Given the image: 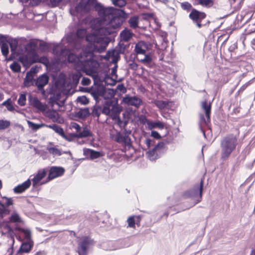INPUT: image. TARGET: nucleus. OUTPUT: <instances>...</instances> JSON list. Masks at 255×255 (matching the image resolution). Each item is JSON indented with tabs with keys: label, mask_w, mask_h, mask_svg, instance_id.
<instances>
[{
	"label": "nucleus",
	"mask_w": 255,
	"mask_h": 255,
	"mask_svg": "<svg viewBox=\"0 0 255 255\" xmlns=\"http://www.w3.org/2000/svg\"><path fill=\"white\" fill-rule=\"evenodd\" d=\"M117 66H115L112 69L111 74L112 76H114V75H116V73L117 72Z\"/></svg>",
	"instance_id": "nucleus-61"
},
{
	"label": "nucleus",
	"mask_w": 255,
	"mask_h": 255,
	"mask_svg": "<svg viewBox=\"0 0 255 255\" xmlns=\"http://www.w3.org/2000/svg\"><path fill=\"white\" fill-rule=\"evenodd\" d=\"M94 7L99 15L104 20H108L109 24L105 26H101L97 28L96 32L102 34L104 35H109L114 31V29L119 27L122 24L121 20L117 17V14H121V13L125 14L122 10H119L113 7H105L101 3L97 2V0L92 4V8Z\"/></svg>",
	"instance_id": "nucleus-2"
},
{
	"label": "nucleus",
	"mask_w": 255,
	"mask_h": 255,
	"mask_svg": "<svg viewBox=\"0 0 255 255\" xmlns=\"http://www.w3.org/2000/svg\"><path fill=\"white\" fill-rule=\"evenodd\" d=\"M92 149L84 148L83 149V154L86 155H90Z\"/></svg>",
	"instance_id": "nucleus-59"
},
{
	"label": "nucleus",
	"mask_w": 255,
	"mask_h": 255,
	"mask_svg": "<svg viewBox=\"0 0 255 255\" xmlns=\"http://www.w3.org/2000/svg\"><path fill=\"white\" fill-rule=\"evenodd\" d=\"M45 253L44 251H38L36 252L34 255H45Z\"/></svg>",
	"instance_id": "nucleus-64"
},
{
	"label": "nucleus",
	"mask_w": 255,
	"mask_h": 255,
	"mask_svg": "<svg viewBox=\"0 0 255 255\" xmlns=\"http://www.w3.org/2000/svg\"><path fill=\"white\" fill-rule=\"evenodd\" d=\"M73 136L75 137L83 138L92 136L93 134L88 128L84 127L82 128L80 132L74 133Z\"/></svg>",
	"instance_id": "nucleus-24"
},
{
	"label": "nucleus",
	"mask_w": 255,
	"mask_h": 255,
	"mask_svg": "<svg viewBox=\"0 0 255 255\" xmlns=\"http://www.w3.org/2000/svg\"><path fill=\"white\" fill-rule=\"evenodd\" d=\"M135 216H130L127 219V222L128 224V227L134 228H135Z\"/></svg>",
	"instance_id": "nucleus-44"
},
{
	"label": "nucleus",
	"mask_w": 255,
	"mask_h": 255,
	"mask_svg": "<svg viewBox=\"0 0 255 255\" xmlns=\"http://www.w3.org/2000/svg\"><path fill=\"white\" fill-rule=\"evenodd\" d=\"M50 3L53 7L57 6L61 1V0H50Z\"/></svg>",
	"instance_id": "nucleus-58"
},
{
	"label": "nucleus",
	"mask_w": 255,
	"mask_h": 255,
	"mask_svg": "<svg viewBox=\"0 0 255 255\" xmlns=\"http://www.w3.org/2000/svg\"><path fill=\"white\" fill-rule=\"evenodd\" d=\"M131 133V131L125 129L122 134L125 140V144L129 145L130 144V138L129 135Z\"/></svg>",
	"instance_id": "nucleus-34"
},
{
	"label": "nucleus",
	"mask_w": 255,
	"mask_h": 255,
	"mask_svg": "<svg viewBox=\"0 0 255 255\" xmlns=\"http://www.w3.org/2000/svg\"><path fill=\"white\" fill-rule=\"evenodd\" d=\"M202 108L205 112V115L200 114V123L201 124L207 125L210 121L211 106L208 105L206 101L202 103Z\"/></svg>",
	"instance_id": "nucleus-13"
},
{
	"label": "nucleus",
	"mask_w": 255,
	"mask_h": 255,
	"mask_svg": "<svg viewBox=\"0 0 255 255\" xmlns=\"http://www.w3.org/2000/svg\"><path fill=\"white\" fill-rule=\"evenodd\" d=\"M29 105L38 111H44L45 110V106L37 98L29 94L28 98Z\"/></svg>",
	"instance_id": "nucleus-17"
},
{
	"label": "nucleus",
	"mask_w": 255,
	"mask_h": 255,
	"mask_svg": "<svg viewBox=\"0 0 255 255\" xmlns=\"http://www.w3.org/2000/svg\"><path fill=\"white\" fill-rule=\"evenodd\" d=\"M14 230L17 231V233L15 234V236L19 241H33L31 232L30 229L20 228L16 226Z\"/></svg>",
	"instance_id": "nucleus-11"
},
{
	"label": "nucleus",
	"mask_w": 255,
	"mask_h": 255,
	"mask_svg": "<svg viewBox=\"0 0 255 255\" xmlns=\"http://www.w3.org/2000/svg\"><path fill=\"white\" fill-rule=\"evenodd\" d=\"M10 68L14 72H19L20 71V66L15 62H13L10 65Z\"/></svg>",
	"instance_id": "nucleus-43"
},
{
	"label": "nucleus",
	"mask_w": 255,
	"mask_h": 255,
	"mask_svg": "<svg viewBox=\"0 0 255 255\" xmlns=\"http://www.w3.org/2000/svg\"><path fill=\"white\" fill-rule=\"evenodd\" d=\"M72 128H74L76 129V133H78V132H80V131L82 129L81 127L78 124H77L76 123H73L72 124Z\"/></svg>",
	"instance_id": "nucleus-55"
},
{
	"label": "nucleus",
	"mask_w": 255,
	"mask_h": 255,
	"mask_svg": "<svg viewBox=\"0 0 255 255\" xmlns=\"http://www.w3.org/2000/svg\"><path fill=\"white\" fill-rule=\"evenodd\" d=\"M77 101L84 105L88 104L89 102L88 99L85 96L78 97Z\"/></svg>",
	"instance_id": "nucleus-45"
},
{
	"label": "nucleus",
	"mask_w": 255,
	"mask_h": 255,
	"mask_svg": "<svg viewBox=\"0 0 255 255\" xmlns=\"http://www.w3.org/2000/svg\"><path fill=\"white\" fill-rule=\"evenodd\" d=\"M33 78L28 77V73L27 74L26 77L24 80V85L26 87H29L31 84H33L32 82Z\"/></svg>",
	"instance_id": "nucleus-48"
},
{
	"label": "nucleus",
	"mask_w": 255,
	"mask_h": 255,
	"mask_svg": "<svg viewBox=\"0 0 255 255\" xmlns=\"http://www.w3.org/2000/svg\"><path fill=\"white\" fill-rule=\"evenodd\" d=\"M96 0H81L76 6L77 12L83 14L89 12L92 8V4Z\"/></svg>",
	"instance_id": "nucleus-12"
},
{
	"label": "nucleus",
	"mask_w": 255,
	"mask_h": 255,
	"mask_svg": "<svg viewBox=\"0 0 255 255\" xmlns=\"http://www.w3.org/2000/svg\"><path fill=\"white\" fill-rule=\"evenodd\" d=\"M2 201L4 204L5 206L8 207L13 204V200L11 198H7L6 197H2Z\"/></svg>",
	"instance_id": "nucleus-47"
},
{
	"label": "nucleus",
	"mask_w": 255,
	"mask_h": 255,
	"mask_svg": "<svg viewBox=\"0 0 255 255\" xmlns=\"http://www.w3.org/2000/svg\"><path fill=\"white\" fill-rule=\"evenodd\" d=\"M9 45L7 43H3L1 46V51L4 57H7L8 53Z\"/></svg>",
	"instance_id": "nucleus-40"
},
{
	"label": "nucleus",
	"mask_w": 255,
	"mask_h": 255,
	"mask_svg": "<svg viewBox=\"0 0 255 255\" xmlns=\"http://www.w3.org/2000/svg\"><path fill=\"white\" fill-rule=\"evenodd\" d=\"M28 43L25 38H21L18 41L13 40L9 43L11 51L12 54H23L24 52L26 53L25 46Z\"/></svg>",
	"instance_id": "nucleus-10"
},
{
	"label": "nucleus",
	"mask_w": 255,
	"mask_h": 255,
	"mask_svg": "<svg viewBox=\"0 0 255 255\" xmlns=\"http://www.w3.org/2000/svg\"><path fill=\"white\" fill-rule=\"evenodd\" d=\"M104 94V90L102 87L93 89L92 92V94L95 98H97L99 96H103Z\"/></svg>",
	"instance_id": "nucleus-37"
},
{
	"label": "nucleus",
	"mask_w": 255,
	"mask_h": 255,
	"mask_svg": "<svg viewBox=\"0 0 255 255\" xmlns=\"http://www.w3.org/2000/svg\"><path fill=\"white\" fill-rule=\"evenodd\" d=\"M203 187V182L201 181L200 185L195 186L193 189L186 192L184 196L186 198H190L192 200L193 204L192 206L195 205L201 201L202 197V192Z\"/></svg>",
	"instance_id": "nucleus-7"
},
{
	"label": "nucleus",
	"mask_w": 255,
	"mask_h": 255,
	"mask_svg": "<svg viewBox=\"0 0 255 255\" xmlns=\"http://www.w3.org/2000/svg\"><path fill=\"white\" fill-rule=\"evenodd\" d=\"M46 174L47 172L46 170L42 169L39 170L36 174L31 175L30 176V180L31 183L32 182V186L34 188H37L49 182L48 177L44 179Z\"/></svg>",
	"instance_id": "nucleus-8"
},
{
	"label": "nucleus",
	"mask_w": 255,
	"mask_h": 255,
	"mask_svg": "<svg viewBox=\"0 0 255 255\" xmlns=\"http://www.w3.org/2000/svg\"><path fill=\"white\" fill-rule=\"evenodd\" d=\"M38 46L42 50H45L47 48L46 44L38 39H31L25 45V49L26 51V54L19 57V61L24 66H29L38 62L45 65L48 62V59L45 57L39 58L36 51Z\"/></svg>",
	"instance_id": "nucleus-3"
},
{
	"label": "nucleus",
	"mask_w": 255,
	"mask_h": 255,
	"mask_svg": "<svg viewBox=\"0 0 255 255\" xmlns=\"http://www.w3.org/2000/svg\"><path fill=\"white\" fill-rule=\"evenodd\" d=\"M27 124L29 128H30L33 131H36L40 128L44 127V124H35L30 121H27Z\"/></svg>",
	"instance_id": "nucleus-36"
},
{
	"label": "nucleus",
	"mask_w": 255,
	"mask_h": 255,
	"mask_svg": "<svg viewBox=\"0 0 255 255\" xmlns=\"http://www.w3.org/2000/svg\"><path fill=\"white\" fill-rule=\"evenodd\" d=\"M48 76L46 74H43L38 77L34 82L38 90L41 91L42 94H44L45 91L43 89V87L48 84Z\"/></svg>",
	"instance_id": "nucleus-16"
},
{
	"label": "nucleus",
	"mask_w": 255,
	"mask_h": 255,
	"mask_svg": "<svg viewBox=\"0 0 255 255\" xmlns=\"http://www.w3.org/2000/svg\"><path fill=\"white\" fill-rule=\"evenodd\" d=\"M115 140L119 143H125V140L122 133H118L115 137Z\"/></svg>",
	"instance_id": "nucleus-49"
},
{
	"label": "nucleus",
	"mask_w": 255,
	"mask_h": 255,
	"mask_svg": "<svg viewBox=\"0 0 255 255\" xmlns=\"http://www.w3.org/2000/svg\"><path fill=\"white\" fill-rule=\"evenodd\" d=\"M30 185L31 181L30 179H28L22 184H19L17 186L13 188V191L16 194L21 193L28 189L30 187Z\"/></svg>",
	"instance_id": "nucleus-22"
},
{
	"label": "nucleus",
	"mask_w": 255,
	"mask_h": 255,
	"mask_svg": "<svg viewBox=\"0 0 255 255\" xmlns=\"http://www.w3.org/2000/svg\"><path fill=\"white\" fill-rule=\"evenodd\" d=\"M117 89L123 93L126 92L127 91L126 88L123 84L118 85L117 87Z\"/></svg>",
	"instance_id": "nucleus-54"
},
{
	"label": "nucleus",
	"mask_w": 255,
	"mask_h": 255,
	"mask_svg": "<svg viewBox=\"0 0 255 255\" xmlns=\"http://www.w3.org/2000/svg\"><path fill=\"white\" fill-rule=\"evenodd\" d=\"M139 18L137 16L131 17L128 20V23L131 28L135 29L138 27Z\"/></svg>",
	"instance_id": "nucleus-32"
},
{
	"label": "nucleus",
	"mask_w": 255,
	"mask_h": 255,
	"mask_svg": "<svg viewBox=\"0 0 255 255\" xmlns=\"http://www.w3.org/2000/svg\"><path fill=\"white\" fill-rule=\"evenodd\" d=\"M129 67L134 70H136L137 68V64L134 62H132L129 64Z\"/></svg>",
	"instance_id": "nucleus-57"
},
{
	"label": "nucleus",
	"mask_w": 255,
	"mask_h": 255,
	"mask_svg": "<svg viewBox=\"0 0 255 255\" xmlns=\"http://www.w3.org/2000/svg\"><path fill=\"white\" fill-rule=\"evenodd\" d=\"M12 232V229L7 222H3L0 223V233L1 235L8 234L11 235Z\"/></svg>",
	"instance_id": "nucleus-25"
},
{
	"label": "nucleus",
	"mask_w": 255,
	"mask_h": 255,
	"mask_svg": "<svg viewBox=\"0 0 255 255\" xmlns=\"http://www.w3.org/2000/svg\"><path fill=\"white\" fill-rule=\"evenodd\" d=\"M151 142H152V140L149 138L146 139V140L145 141V143L148 147H150V144H151Z\"/></svg>",
	"instance_id": "nucleus-60"
},
{
	"label": "nucleus",
	"mask_w": 255,
	"mask_h": 255,
	"mask_svg": "<svg viewBox=\"0 0 255 255\" xmlns=\"http://www.w3.org/2000/svg\"><path fill=\"white\" fill-rule=\"evenodd\" d=\"M206 17L205 13L200 12L196 9H193L189 14V17L194 21L196 25L198 28H201L202 26L201 21Z\"/></svg>",
	"instance_id": "nucleus-14"
},
{
	"label": "nucleus",
	"mask_w": 255,
	"mask_h": 255,
	"mask_svg": "<svg viewBox=\"0 0 255 255\" xmlns=\"http://www.w3.org/2000/svg\"><path fill=\"white\" fill-rule=\"evenodd\" d=\"M197 3L206 7H210L213 5V0H197Z\"/></svg>",
	"instance_id": "nucleus-38"
},
{
	"label": "nucleus",
	"mask_w": 255,
	"mask_h": 255,
	"mask_svg": "<svg viewBox=\"0 0 255 255\" xmlns=\"http://www.w3.org/2000/svg\"><path fill=\"white\" fill-rule=\"evenodd\" d=\"M82 76V74L80 71H77L76 72L73 73L71 75L73 83L75 85L78 84Z\"/></svg>",
	"instance_id": "nucleus-35"
},
{
	"label": "nucleus",
	"mask_w": 255,
	"mask_h": 255,
	"mask_svg": "<svg viewBox=\"0 0 255 255\" xmlns=\"http://www.w3.org/2000/svg\"><path fill=\"white\" fill-rule=\"evenodd\" d=\"M133 35V33L129 29L126 28L122 31L120 33L121 40L128 42L131 38Z\"/></svg>",
	"instance_id": "nucleus-26"
},
{
	"label": "nucleus",
	"mask_w": 255,
	"mask_h": 255,
	"mask_svg": "<svg viewBox=\"0 0 255 255\" xmlns=\"http://www.w3.org/2000/svg\"><path fill=\"white\" fill-rule=\"evenodd\" d=\"M46 116L53 122H58L60 116L56 111H48L46 113Z\"/></svg>",
	"instance_id": "nucleus-31"
},
{
	"label": "nucleus",
	"mask_w": 255,
	"mask_h": 255,
	"mask_svg": "<svg viewBox=\"0 0 255 255\" xmlns=\"http://www.w3.org/2000/svg\"><path fill=\"white\" fill-rule=\"evenodd\" d=\"M93 245V240L88 237H83L78 241L77 252L79 255H87L88 250Z\"/></svg>",
	"instance_id": "nucleus-9"
},
{
	"label": "nucleus",
	"mask_w": 255,
	"mask_h": 255,
	"mask_svg": "<svg viewBox=\"0 0 255 255\" xmlns=\"http://www.w3.org/2000/svg\"><path fill=\"white\" fill-rule=\"evenodd\" d=\"M97 30V28L95 30L94 33L87 35V30L86 29L81 28L78 29L76 32V37L75 38H74L72 36H68L67 37V40L69 43V45L76 50H78L82 47V42L85 37L86 41L88 42L87 45L86 46H87L89 45V42L87 40L86 37L87 36L91 34H94L98 37L105 38L109 42L108 38L106 37L107 35L97 33L96 32Z\"/></svg>",
	"instance_id": "nucleus-5"
},
{
	"label": "nucleus",
	"mask_w": 255,
	"mask_h": 255,
	"mask_svg": "<svg viewBox=\"0 0 255 255\" xmlns=\"http://www.w3.org/2000/svg\"><path fill=\"white\" fill-rule=\"evenodd\" d=\"M122 111L121 107L113 101H107L102 108L100 107H94L92 110V116L99 118L101 113L109 116L111 119L121 123L120 114Z\"/></svg>",
	"instance_id": "nucleus-4"
},
{
	"label": "nucleus",
	"mask_w": 255,
	"mask_h": 255,
	"mask_svg": "<svg viewBox=\"0 0 255 255\" xmlns=\"http://www.w3.org/2000/svg\"><path fill=\"white\" fill-rule=\"evenodd\" d=\"M150 46V45L148 43L140 41L135 44L134 51L137 55L144 54L149 48Z\"/></svg>",
	"instance_id": "nucleus-19"
},
{
	"label": "nucleus",
	"mask_w": 255,
	"mask_h": 255,
	"mask_svg": "<svg viewBox=\"0 0 255 255\" xmlns=\"http://www.w3.org/2000/svg\"><path fill=\"white\" fill-rule=\"evenodd\" d=\"M2 105L6 107L7 109L9 111H12L14 110L13 106L8 102V101H5Z\"/></svg>",
	"instance_id": "nucleus-52"
},
{
	"label": "nucleus",
	"mask_w": 255,
	"mask_h": 255,
	"mask_svg": "<svg viewBox=\"0 0 255 255\" xmlns=\"http://www.w3.org/2000/svg\"><path fill=\"white\" fill-rule=\"evenodd\" d=\"M151 136L156 139H159L161 138V136L159 133L156 131H152L151 132Z\"/></svg>",
	"instance_id": "nucleus-56"
},
{
	"label": "nucleus",
	"mask_w": 255,
	"mask_h": 255,
	"mask_svg": "<svg viewBox=\"0 0 255 255\" xmlns=\"http://www.w3.org/2000/svg\"><path fill=\"white\" fill-rule=\"evenodd\" d=\"M147 125L148 126V128L150 129H152L153 128H158L159 129H163L164 128V124L159 121H156V122L148 121L147 122Z\"/></svg>",
	"instance_id": "nucleus-29"
},
{
	"label": "nucleus",
	"mask_w": 255,
	"mask_h": 255,
	"mask_svg": "<svg viewBox=\"0 0 255 255\" xmlns=\"http://www.w3.org/2000/svg\"><path fill=\"white\" fill-rule=\"evenodd\" d=\"M238 139L236 135L229 134L225 136L220 143L222 158L227 159L236 149Z\"/></svg>",
	"instance_id": "nucleus-6"
},
{
	"label": "nucleus",
	"mask_w": 255,
	"mask_h": 255,
	"mask_svg": "<svg viewBox=\"0 0 255 255\" xmlns=\"http://www.w3.org/2000/svg\"><path fill=\"white\" fill-rule=\"evenodd\" d=\"M26 101V94H20L19 98L17 101L18 104L20 106H24L25 105Z\"/></svg>",
	"instance_id": "nucleus-39"
},
{
	"label": "nucleus",
	"mask_w": 255,
	"mask_h": 255,
	"mask_svg": "<svg viewBox=\"0 0 255 255\" xmlns=\"http://www.w3.org/2000/svg\"><path fill=\"white\" fill-rule=\"evenodd\" d=\"M32 3L35 5H37L39 3L41 0H31Z\"/></svg>",
	"instance_id": "nucleus-63"
},
{
	"label": "nucleus",
	"mask_w": 255,
	"mask_h": 255,
	"mask_svg": "<svg viewBox=\"0 0 255 255\" xmlns=\"http://www.w3.org/2000/svg\"><path fill=\"white\" fill-rule=\"evenodd\" d=\"M46 126L49 128L52 129L55 132L61 135L64 139L68 141H71V139L67 135H65L63 128L59 126L56 124H52Z\"/></svg>",
	"instance_id": "nucleus-23"
},
{
	"label": "nucleus",
	"mask_w": 255,
	"mask_h": 255,
	"mask_svg": "<svg viewBox=\"0 0 255 255\" xmlns=\"http://www.w3.org/2000/svg\"><path fill=\"white\" fill-rule=\"evenodd\" d=\"M10 122L7 120H0V130L7 128L10 126Z\"/></svg>",
	"instance_id": "nucleus-46"
},
{
	"label": "nucleus",
	"mask_w": 255,
	"mask_h": 255,
	"mask_svg": "<svg viewBox=\"0 0 255 255\" xmlns=\"http://www.w3.org/2000/svg\"><path fill=\"white\" fill-rule=\"evenodd\" d=\"M112 3L117 6L123 7L126 4L125 0H111Z\"/></svg>",
	"instance_id": "nucleus-42"
},
{
	"label": "nucleus",
	"mask_w": 255,
	"mask_h": 255,
	"mask_svg": "<svg viewBox=\"0 0 255 255\" xmlns=\"http://www.w3.org/2000/svg\"><path fill=\"white\" fill-rule=\"evenodd\" d=\"M47 150L48 152L54 156H60L62 152L61 150L55 147H47Z\"/></svg>",
	"instance_id": "nucleus-33"
},
{
	"label": "nucleus",
	"mask_w": 255,
	"mask_h": 255,
	"mask_svg": "<svg viewBox=\"0 0 255 255\" xmlns=\"http://www.w3.org/2000/svg\"><path fill=\"white\" fill-rule=\"evenodd\" d=\"M91 83V80L89 78L86 77H83L81 81V84L84 86H88Z\"/></svg>",
	"instance_id": "nucleus-53"
},
{
	"label": "nucleus",
	"mask_w": 255,
	"mask_h": 255,
	"mask_svg": "<svg viewBox=\"0 0 255 255\" xmlns=\"http://www.w3.org/2000/svg\"><path fill=\"white\" fill-rule=\"evenodd\" d=\"M90 156L92 159H96L100 156V153L98 151L92 150Z\"/></svg>",
	"instance_id": "nucleus-51"
},
{
	"label": "nucleus",
	"mask_w": 255,
	"mask_h": 255,
	"mask_svg": "<svg viewBox=\"0 0 255 255\" xmlns=\"http://www.w3.org/2000/svg\"><path fill=\"white\" fill-rule=\"evenodd\" d=\"M154 104L161 110L165 109H170L172 105L171 102H168L165 101L156 100L154 101Z\"/></svg>",
	"instance_id": "nucleus-27"
},
{
	"label": "nucleus",
	"mask_w": 255,
	"mask_h": 255,
	"mask_svg": "<svg viewBox=\"0 0 255 255\" xmlns=\"http://www.w3.org/2000/svg\"><path fill=\"white\" fill-rule=\"evenodd\" d=\"M9 220L11 223H13L16 224L23 223V221L21 218L20 217L19 214L15 211L11 214L9 218Z\"/></svg>",
	"instance_id": "nucleus-28"
},
{
	"label": "nucleus",
	"mask_w": 255,
	"mask_h": 255,
	"mask_svg": "<svg viewBox=\"0 0 255 255\" xmlns=\"http://www.w3.org/2000/svg\"><path fill=\"white\" fill-rule=\"evenodd\" d=\"M81 112L83 114L84 116H86L89 114V111L88 109H84L81 111Z\"/></svg>",
	"instance_id": "nucleus-62"
},
{
	"label": "nucleus",
	"mask_w": 255,
	"mask_h": 255,
	"mask_svg": "<svg viewBox=\"0 0 255 255\" xmlns=\"http://www.w3.org/2000/svg\"><path fill=\"white\" fill-rule=\"evenodd\" d=\"M142 55H143V58H140L139 57H137L138 60L144 65L149 66L152 61V59L150 55L149 54H146V53Z\"/></svg>",
	"instance_id": "nucleus-30"
},
{
	"label": "nucleus",
	"mask_w": 255,
	"mask_h": 255,
	"mask_svg": "<svg viewBox=\"0 0 255 255\" xmlns=\"http://www.w3.org/2000/svg\"><path fill=\"white\" fill-rule=\"evenodd\" d=\"M86 39L89 45L83 49L79 56L71 53L69 49L63 48L61 44L54 46L53 53L59 61L67 59L69 62L74 64L76 71H82L95 80L99 63L94 59V52L101 53L105 51L108 42L105 38L98 37L94 34L87 36Z\"/></svg>",
	"instance_id": "nucleus-1"
},
{
	"label": "nucleus",
	"mask_w": 255,
	"mask_h": 255,
	"mask_svg": "<svg viewBox=\"0 0 255 255\" xmlns=\"http://www.w3.org/2000/svg\"><path fill=\"white\" fill-rule=\"evenodd\" d=\"M21 245L18 251V254L28 253L34 246L33 241H22Z\"/></svg>",
	"instance_id": "nucleus-21"
},
{
	"label": "nucleus",
	"mask_w": 255,
	"mask_h": 255,
	"mask_svg": "<svg viewBox=\"0 0 255 255\" xmlns=\"http://www.w3.org/2000/svg\"><path fill=\"white\" fill-rule=\"evenodd\" d=\"M123 102L129 106H132L136 108L139 107L142 104V100L137 96H130L126 95L123 100Z\"/></svg>",
	"instance_id": "nucleus-15"
},
{
	"label": "nucleus",
	"mask_w": 255,
	"mask_h": 255,
	"mask_svg": "<svg viewBox=\"0 0 255 255\" xmlns=\"http://www.w3.org/2000/svg\"><path fill=\"white\" fill-rule=\"evenodd\" d=\"M65 170L63 168L60 167L53 166L49 170L48 176V180H50L62 176L64 173Z\"/></svg>",
	"instance_id": "nucleus-18"
},
{
	"label": "nucleus",
	"mask_w": 255,
	"mask_h": 255,
	"mask_svg": "<svg viewBox=\"0 0 255 255\" xmlns=\"http://www.w3.org/2000/svg\"><path fill=\"white\" fill-rule=\"evenodd\" d=\"M163 145L162 142L159 143L151 150L147 152V157L150 160L154 161L158 158V152L163 148Z\"/></svg>",
	"instance_id": "nucleus-20"
},
{
	"label": "nucleus",
	"mask_w": 255,
	"mask_h": 255,
	"mask_svg": "<svg viewBox=\"0 0 255 255\" xmlns=\"http://www.w3.org/2000/svg\"><path fill=\"white\" fill-rule=\"evenodd\" d=\"M181 6L182 9L184 10H187L188 11L190 10L192 8L191 4L188 2H184L181 4Z\"/></svg>",
	"instance_id": "nucleus-50"
},
{
	"label": "nucleus",
	"mask_w": 255,
	"mask_h": 255,
	"mask_svg": "<svg viewBox=\"0 0 255 255\" xmlns=\"http://www.w3.org/2000/svg\"><path fill=\"white\" fill-rule=\"evenodd\" d=\"M8 213L9 211L5 205L0 202V218H2L3 215L8 214Z\"/></svg>",
	"instance_id": "nucleus-41"
}]
</instances>
